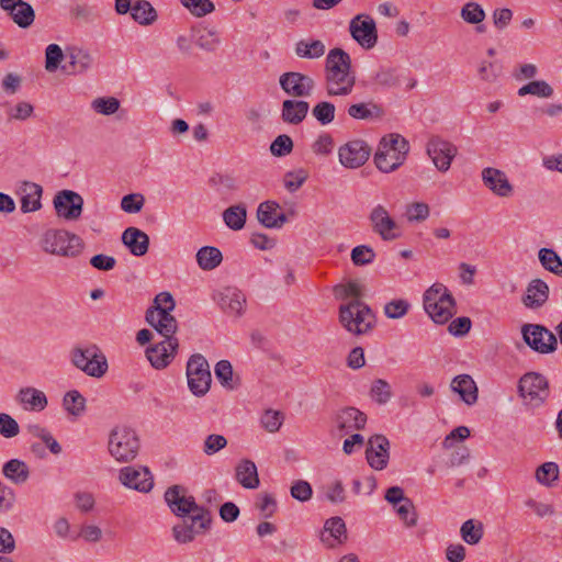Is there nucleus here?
Masks as SVG:
<instances>
[{
    "label": "nucleus",
    "instance_id": "603ef678",
    "mask_svg": "<svg viewBox=\"0 0 562 562\" xmlns=\"http://www.w3.org/2000/svg\"><path fill=\"white\" fill-rule=\"evenodd\" d=\"M559 479V467L554 462H544L536 471V480L543 486H551Z\"/></svg>",
    "mask_w": 562,
    "mask_h": 562
},
{
    "label": "nucleus",
    "instance_id": "72a5a7b5",
    "mask_svg": "<svg viewBox=\"0 0 562 562\" xmlns=\"http://www.w3.org/2000/svg\"><path fill=\"white\" fill-rule=\"evenodd\" d=\"M451 389L458 393L460 398L468 405L477 401V387L474 380L468 374L456 376L451 382Z\"/></svg>",
    "mask_w": 562,
    "mask_h": 562
},
{
    "label": "nucleus",
    "instance_id": "37998d69",
    "mask_svg": "<svg viewBox=\"0 0 562 562\" xmlns=\"http://www.w3.org/2000/svg\"><path fill=\"white\" fill-rule=\"evenodd\" d=\"M247 210L244 205L229 206L223 212L224 223L233 231H240L246 223Z\"/></svg>",
    "mask_w": 562,
    "mask_h": 562
},
{
    "label": "nucleus",
    "instance_id": "0eeeda50",
    "mask_svg": "<svg viewBox=\"0 0 562 562\" xmlns=\"http://www.w3.org/2000/svg\"><path fill=\"white\" fill-rule=\"evenodd\" d=\"M139 449V439L134 429L116 426L109 437V452L119 462L135 459Z\"/></svg>",
    "mask_w": 562,
    "mask_h": 562
},
{
    "label": "nucleus",
    "instance_id": "9b49d317",
    "mask_svg": "<svg viewBox=\"0 0 562 562\" xmlns=\"http://www.w3.org/2000/svg\"><path fill=\"white\" fill-rule=\"evenodd\" d=\"M182 522L173 526V537L180 543L191 542L195 536L204 533L210 529L212 516L209 509L187 516Z\"/></svg>",
    "mask_w": 562,
    "mask_h": 562
},
{
    "label": "nucleus",
    "instance_id": "a878e982",
    "mask_svg": "<svg viewBox=\"0 0 562 562\" xmlns=\"http://www.w3.org/2000/svg\"><path fill=\"white\" fill-rule=\"evenodd\" d=\"M356 85L355 74H325V89L329 97H346Z\"/></svg>",
    "mask_w": 562,
    "mask_h": 562
},
{
    "label": "nucleus",
    "instance_id": "a18cd8bd",
    "mask_svg": "<svg viewBox=\"0 0 562 562\" xmlns=\"http://www.w3.org/2000/svg\"><path fill=\"white\" fill-rule=\"evenodd\" d=\"M131 15L136 22L143 25L151 24L157 18L155 9L149 2L144 0L137 1L132 7Z\"/></svg>",
    "mask_w": 562,
    "mask_h": 562
},
{
    "label": "nucleus",
    "instance_id": "ddd939ff",
    "mask_svg": "<svg viewBox=\"0 0 562 562\" xmlns=\"http://www.w3.org/2000/svg\"><path fill=\"white\" fill-rule=\"evenodd\" d=\"M521 334L525 342L539 353H551L557 349V337L542 325L526 324Z\"/></svg>",
    "mask_w": 562,
    "mask_h": 562
},
{
    "label": "nucleus",
    "instance_id": "680f3d73",
    "mask_svg": "<svg viewBox=\"0 0 562 562\" xmlns=\"http://www.w3.org/2000/svg\"><path fill=\"white\" fill-rule=\"evenodd\" d=\"M64 59V53L59 45L49 44L45 50V69L49 72L55 71L61 60Z\"/></svg>",
    "mask_w": 562,
    "mask_h": 562
},
{
    "label": "nucleus",
    "instance_id": "0e129e2a",
    "mask_svg": "<svg viewBox=\"0 0 562 562\" xmlns=\"http://www.w3.org/2000/svg\"><path fill=\"white\" fill-rule=\"evenodd\" d=\"M293 149V140L286 135H279L270 145V151L276 157L289 155Z\"/></svg>",
    "mask_w": 562,
    "mask_h": 562
},
{
    "label": "nucleus",
    "instance_id": "7ed1b4c3",
    "mask_svg": "<svg viewBox=\"0 0 562 562\" xmlns=\"http://www.w3.org/2000/svg\"><path fill=\"white\" fill-rule=\"evenodd\" d=\"M339 322L342 327L357 336L372 330L375 325V316L372 310L361 300H351L340 305Z\"/></svg>",
    "mask_w": 562,
    "mask_h": 562
},
{
    "label": "nucleus",
    "instance_id": "ea45409f",
    "mask_svg": "<svg viewBox=\"0 0 562 562\" xmlns=\"http://www.w3.org/2000/svg\"><path fill=\"white\" fill-rule=\"evenodd\" d=\"M325 44L321 40H301L294 48L297 57L306 59H317L325 54Z\"/></svg>",
    "mask_w": 562,
    "mask_h": 562
},
{
    "label": "nucleus",
    "instance_id": "de8ad7c7",
    "mask_svg": "<svg viewBox=\"0 0 562 562\" xmlns=\"http://www.w3.org/2000/svg\"><path fill=\"white\" fill-rule=\"evenodd\" d=\"M526 94H532L539 98H550L553 94V89L543 80H535L518 89L519 97H524Z\"/></svg>",
    "mask_w": 562,
    "mask_h": 562
},
{
    "label": "nucleus",
    "instance_id": "2eb2a0df",
    "mask_svg": "<svg viewBox=\"0 0 562 562\" xmlns=\"http://www.w3.org/2000/svg\"><path fill=\"white\" fill-rule=\"evenodd\" d=\"M371 155L370 146L362 139H352L338 148L339 162L348 169L363 166Z\"/></svg>",
    "mask_w": 562,
    "mask_h": 562
},
{
    "label": "nucleus",
    "instance_id": "6e6d98bb",
    "mask_svg": "<svg viewBox=\"0 0 562 562\" xmlns=\"http://www.w3.org/2000/svg\"><path fill=\"white\" fill-rule=\"evenodd\" d=\"M335 105L328 101L318 102L312 109V115L322 125L330 124L335 119Z\"/></svg>",
    "mask_w": 562,
    "mask_h": 562
},
{
    "label": "nucleus",
    "instance_id": "69168bd1",
    "mask_svg": "<svg viewBox=\"0 0 562 562\" xmlns=\"http://www.w3.org/2000/svg\"><path fill=\"white\" fill-rule=\"evenodd\" d=\"M283 423V415L279 411L268 409L261 416V425L269 432H276Z\"/></svg>",
    "mask_w": 562,
    "mask_h": 562
},
{
    "label": "nucleus",
    "instance_id": "4d7b16f0",
    "mask_svg": "<svg viewBox=\"0 0 562 562\" xmlns=\"http://www.w3.org/2000/svg\"><path fill=\"white\" fill-rule=\"evenodd\" d=\"M335 147V142L329 133H322L311 145L312 151L319 157L329 156Z\"/></svg>",
    "mask_w": 562,
    "mask_h": 562
},
{
    "label": "nucleus",
    "instance_id": "f8f14e48",
    "mask_svg": "<svg viewBox=\"0 0 562 562\" xmlns=\"http://www.w3.org/2000/svg\"><path fill=\"white\" fill-rule=\"evenodd\" d=\"M349 33L362 48L371 49L378 43V29L374 19L367 13L355 15L349 22Z\"/></svg>",
    "mask_w": 562,
    "mask_h": 562
},
{
    "label": "nucleus",
    "instance_id": "864d4df0",
    "mask_svg": "<svg viewBox=\"0 0 562 562\" xmlns=\"http://www.w3.org/2000/svg\"><path fill=\"white\" fill-rule=\"evenodd\" d=\"M180 3L195 18H203L215 10L212 0H180Z\"/></svg>",
    "mask_w": 562,
    "mask_h": 562
},
{
    "label": "nucleus",
    "instance_id": "a19ab883",
    "mask_svg": "<svg viewBox=\"0 0 562 562\" xmlns=\"http://www.w3.org/2000/svg\"><path fill=\"white\" fill-rule=\"evenodd\" d=\"M3 475L14 484H23L27 481L30 471L25 462L19 459H11L4 463Z\"/></svg>",
    "mask_w": 562,
    "mask_h": 562
},
{
    "label": "nucleus",
    "instance_id": "bb28decb",
    "mask_svg": "<svg viewBox=\"0 0 562 562\" xmlns=\"http://www.w3.org/2000/svg\"><path fill=\"white\" fill-rule=\"evenodd\" d=\"M67 57L69 58V74H86L94 63L92 54L82 47L71 46L67 48Z\"/></svg>",
    "mask_w": 562,
    "mask_h": 562
},
{
    "label": "nucleus",
    "instance_id": "2f4dec72",
    "mask_svg": "<svg viewBox=\"0 0 562 562\" xmlns=\"http://www.w3.org/2000/svg\"><path fill=\"white\" fill-rule=\"evenodd\" d=\"M549 297V285L541 279L530 281L527 286L522 303L528 308L541 307Z\"/></svg>",
    "mask_w": 562,
    "mask_h": 562
},
{
    "label": "nucleus",
    "instance_id": "338daca9",
    "mask_svg": "<svg viewBox=\"0 0 562 562\" xmlns=\"http://www.w3.org/2000/svg\"><path fill=\"white\" fill-rule=\"evenodd\" d=\"M145 199L140 193H131L124 195L121 200V207L126 213H138L143 209Z\"/></svg>",
    "mask_w": 562,
    "mask_h": 562
},
{
    "label": "nucleus",
    "instance_id": "6e6552de",
    "mask_svg": "<svg viewBox=\"0 0 562 562\" xmlns=\"http://www.w3.org/2000/svg\"><path fill=\"white\" fill-rule=\"evenodd\" d=\"M71 362L79 370L92 378H101L108 371V360L95 345L76 347L71 350Z\"/></svg>",
    "mask_w": 562,
    "mask_h": 562
},
{
    "label": "nucleus",
    "instance_id": "39448f33",
    "mask_svg": "<svg viewBox=\"0 0 562 562\" xmlns=\"http://www.w3.org/2000/svg\"><path fill=\"white\" fill-rule=\"evenodd\" d=\"M41 246L50 255L76 257L81 252L82 240L65 229H48L42 236Z\"/></svg>",
    "mask_w": 562,
    "mask_h": 562
},
{
    "label": "nucleus",
    "instance_id": "f03ea898",
    "mask_svg": "<svg viewBox=\"0 0 562 562\" xmlns=\"http://www.w3.org/2000/svg\"><path fill=\"white\" fill-rule=\"evenodd\" d=\"M424 312L439 325L448 323L456 314L454 299L442 283L432 284L424 293Z\"/></svg>",
    "mask_w": 562,
    "mask_h": 562
},
{
    "label": "nucleus",
    "instance_id": "f704fd0d",
    "mask_svg": "<svg viewBox=\"0 0 562 562\" xmlns=\"http://www.w3.org/2000/svg\"><path fill=\"white\" fill-rule=\"evenodd\" d=\"M191 33H193L195 45L204 52L213 53L221 45V37L214 29L192 26Z\"/></svg>",
    "mask_w": 562,
    "mask_h": 562
},
{
    "label": "nucleus",
    "instance_id": "c9c22d12",
    "mask_svg": "<svg viewBox=\"0 0 562 562\" xmlns=\"http://www.w3.org/2000/svg\"><path fill=\"white\" fill-rule=\"evenodd\" d=\"M22 193L21 211L23 213L35 212L42 207L41 198L43 189L40 184L25 182L22 188Z\"/></svg>",
    "mask_w": 562,
    "mask_h": 562
},
{
    "label": "nucleus",
    "instance_id": "f257e3e1",
    "mask_svg": "<svg viewBox=\"0 0 562 562\" xmlns=\"http://www.w3.org/2000/svg\"><path fill=\"white\" fill-rule=\"evenodd\" d=\"M176 302L169 292H160L154 299V304L146 311V322L165 339L176 338L178 322L171 312Z\"/></svg>",
    "mask_w": 562,
    "mask_h": 562
},
{
    "label": "nucleus",
    "instance_id": "58836bf2",
    "mask_svg": "<svg viewBox=\"0 0 562 562\" xmlns=\"http://www.w3.org/2000/svg\"><path fill=\"white\" fill-rule=\"evenodd\" d=\"M484 536V525L477 519H468L460 527V537L469 546H476Z\"/></svg>",
    "mask_w": 562,
    "mask_h": 562
},
{
    "label": "nucleus",
    "instance_id": "3c124183",
    "mask_svg": "<svg viewBox=\"0 0 562 562\" xmlns=\"http://www.w3.org/2000/svg\"><path fill=\"white\" fill-rule=\"evenodd\" d=\"M9 14L12 18V20L20 27L23 29L30 26L35 18V13L32 5L24 1H22L18 7H15L13 12H9Z\"/></svg>",
    "mask_w": 562,
    "mask_h": 562
},
{
    "label": "nucleus",
    "instance_id": "4c0bfd02",
    "mask_svg": "<svg viewBox=\"0 0 562 562\" xmlns=\"http://www.w3.org/2000/svg\"><path fill=\"white\" fill-rule=\"evenodd\" d=\"M347 112L350 117L364 121L380 119L383 115L381 106L374 102H361L351 104Z\"/></svg>",
    "mask_w": 562,
    "mask_h": 562
},
{
    "label": "nucleus",
    "instance_id": "f3484780",
    "mask_svg": "<svg viewBox=\"0 0 562 562\" xmlns=\"http://www.w3.org/2000/svg\"><path fill=\"white\" fill-rule=\"evenodd\" d=\"M279 83L286 94L294 98L310 97L315 88L312 77L297 71L282 74Z\"/></svg>",
    "mask_w": 562,
    "mask_h": 562
},
{
    "label": "nucleus",
    "instance_id": "4be33fe9",
    "mask_svg": "<svg viewBox=\"0 0 562 562\" xmlns=\"http://www.w3.org/2000/svg\"><path fill=\"white\" fill-rule=\"evenodd\" d=\"M334 423L338 436L341 437L352 430H360L364 428L367 416L355 407H346L336 414Z\"/></svg>",
    "mask_w": 562,
    "mask_h": 562
},
{
    "label": "nucleus",
    "instance_id": "774afa93",
    "mask_svg": "<svg viewBox=\"0 0 562 562\" xmlns=\"http://www.w3.org/2000/svg\"><path fill=\"white\" fill-rule=\"evenodd\" d=\"M227 446V439L223 435H209L203 443V452L206 456H213Z\"/></svg>",
    "mask_w": 562,
    "mask_h": 562
},
{
    "label": "nucleus",
    "instance_id": "09e8293b",
    "mask_svg": "<svg viewBox=\"0 0 562 562\" xmlns=\"http://www.w3.org/2000/svg\"><path fill=\"white\" fill-rule=\"evenodd\" d=\"M460 16L469 24H480L484 21L486 14L481 4L469 1L461 8Z\"/></svg>",
    "mask_w": 562,
    "mask_h": 562
},
{
    "label": "nucleus",
    "instance_id": "dca6fc26",
    "mask_svg": "<svg viewBox=\"0 0 562 562\" xmlns=\"http://www.w3.org/2000/svg\"><path fill=\"white\" fill-rule=\"evenodd\" d=\"M53 204L58 217L77 221L82 213L83 198L75 191L61 190L55 195Z\"/></svg>",
    "mask_w": 562,
    "mask_h": 562
},
{
    "label": "nucleus",
    "instance_id": "412c9836",
    "mask_svg": "<svg viewBox=\"0 0 562 562\" xmlns=\"http://www.w3.org/2000/svg\"><path fill=\"white\" fill-rule=\"evenodd\" d=\"M390 441L383 435L370 437L366 450V457L369 465L374 470H383L387 467L390 459Z\"/></svg>",
    "mask_w": 562,
    "mask_h": 562
},
{
    "label": "nucleus",
    "instance_id": "a211bd4d",
    "mask_svg": "<svg viewBox=\"0 0 562 562\" xmlns=\"http://www.w3.org/2000/svg\"><path fill=\"white\" fill-rule=\"evenodd\" d=\"M179 348L177 338L164 339L146 349V358L156 370L167 368L175 359Z\"/></svg>",
    "mask_w": 562,
    "mask_h": 562
},
{
    "label": "nucleus",
    "instance_id": "4468645a",
    "mask_svg": "<svg viewBox=\"0 0 562 562\" xmlns=\"http://www.w3.org/2000/svg\"><path fill=\"white\" fill-rule=\"evenodd\" d=\"M165 499L170 510L178 517H187L205 509L198 505L195 498L181 485L170 486L165 493Z\"/></svg>",
    "mask_w": 562,
    "mask_h": 562
},
{
    "label": "nucleus",
    "instance_id": "c756f323",
    "mask_svg": "<svg viewBox=\"0 0 562 562\" xmlns=\"http://www.w3.org/2000/svg\"><path fill=\"white\" fill-rule=\"evenodd\" d=\"M310 110V104L303 100L288 99L282 103L281 119L292 125L302 123Z\"/></svg>",
    "mask_w": 562,
    "mask_h": 562
},
{
    "label": "nucleus",
    "instance_id": "393cba45",
    "mask_svg": "<svg viewBox=\"0 0 562 562\" xmlns=\"http://www.w3.org/2000/svg\"><path fill=\"white\" fill-rule=\"evenodd\" d=\"M257 218L267 228H281L286 222V215L276 201H265L257 209Z\"/></svg>",
    "mask_w": 562,
    "mask_h": 562
},
{
    "label": "nucleus",
    "instance_id": "e433bc0d",
    "mask_svg": "<svg viewBox=\"0 0 562 562\" xmlns=\"http://www.w3.org/2000/svg\"><path fill=\"white\" fill-rule=\"evenodd\" d=\"M18 401L25 409L41 412L47 406V397L44 392L35 387H23L18 393Z\"/></svg>",
    "mask_w": 562,
    "mask_h": 562
},
{
    "label": "nucleus",
    "instance_id": "79ce46f5",
    "mask_svg": "<svg viewBox=\"0 0 562 562\" xmlns=\"http://www.w3.org/2000/svg\"><path fill=\"white\" fill-rule=\"evenodd\" d=\"M195 257L199 267L205 271L215 269L223 260L221 250L213 246H204L200 248Z\"/></svg>",
    "mask_w": 562,
    "mask_h": 562
},
{
    "label": "nucleus",
    "instance_id": "20e7f679",
    "mask_svg": "<svg viewBox=\"0 0 562 562\" xmlns=\"http://www.w3.org/2000/svg\"><path fill=\"white\" fill-rule=\"evenodd\" d=\"M408 151V143L398 134L384 136L374 155V164L382 172H391L398 168Z\"/></svg>",
    "mask_w": 562,
    "mask_h": 562
},
{
    "label": "nucleus",
    "instance_id": "cd10ccee",
    "mask_svg": "<svg viewBox=\"0 0 562 562\" xmlns=\"http://www.w3.org/2000/svg\"><path fill=\"white\" fill-rule=\"evenodd\" d=\"M325 74H353L350 55L339 47L330 49L325 60Z\"/></svg>",
    "mask_w": 562,
    "mask_h": 562
},
{
    "label": "nucleus",
    "instance_id": "5701e85b",
    "mask_svg": "<svg viewBox=\"0 0 562 562\" xmlns=\"http://www.w3.org/2000/svg\"><path fill=\"white\" fill-rule=\"evenodd\" d=\"M121 483L139 492H149L153 488V476L147 468L125 467L120 471Z\"/></svg>",
    "mask_w": 562,
    "mask_h": 562
},
{
    "label": "nucleus",
    "instance_id": "aec40b11",
    "mask_svg": "<svg viewBox=\"0 0 562 562\" xmlns=\"http://www.w3.org/2000/svg\"><path fill=\"white\" fill-rule=\"evenodd\" d=\"M369 220L374 233L383 240H394L400 234L396 233L397 224L391 217L385 206L378 204L370 212Z\"/></svg>",
    "mask_w": 562,
    "mask_h": 562
},
{
    "label": "nucleus",
    "instance_id": "8fccbe9b",
    "mask_svg": "<svg viewBox=\"0 0 562 562\" xmlns=\"http://www.w3.org/2000/svg\"><path fill=\"white\" fill-rule=\"evenodd\" d=\"M397 514L400 520L407 528L415 527L418 522V513L411 499L404 501V503L393 508Z\"/></svg>",
    "mask_w": 562,
    "mask_h": 562
},
{
    "label": "nucleus",
    "instance_id": "7c9ffc66",
    "mask_svg": "<svg viewBox=\"0 0 562 562\" xmlns=\"http://www.w3.org/2000/svg\"><path fill=\"white\" fill-rule=\"evenodd\" d=\"M347 540V528L340 517L329 518L324 526L322 541L329 548L344 543Z\"/></svg>",
    "mask_w": 562,
    "mask_h": 562
},
{
    "label": "nucleus",
    "instance_id": "423d86ee",
    "mask_svg": "<svg viewBox=\"0 0 562 562\" xmlns=\"http://www.w3.org/2000/svg\"><path fill=\"white\" fill-rule=\"evenodd\" d=\"M518 393L525 406L539 408L549 398V381L541 373L527 372L519 380Z\"/></svg>",
    "mask_w": 562,
    "mask_h": 562
},
{
    "label": "nucleus",
    "instance_id": "c85d7f7f",
    "mask_svg": "<svg viewBox=\"0 0 562 562\" xmlns=\"http://www.w3.org/2000/svg\"><path fill=\"white\" fill-rule=\"evenodd\" d=\"M122 241L134 256L140 257L148 251L149 237L139 228L127 227L122 234Z\"/></svg>",
    "mask_w": 562,
    "mask_h": 562
},
{
    "label": "nucleus",
    "instance_id": "bf43d9fd",
    "mask_svg": "<svg viewBox=\"0 0 562 562\" xmlns=\"http://www.w3.org/2000/svg\"><path fill=\"white\" fill-rule=\"evenodd\" d=\"M371 396L380 405L386 404L392 397L390 384L382 379H378L372 383Z\"/></svg>",
    "mask_w": 562,
    "mask_h": 562
},
{
    "label": "nucleus",
    "instance_id": "49530a36",
    "mask_svg": "<svg viewBox=\"0 0 562 562\" xmlns=\"http://www.w3.org/2000/svg\"><path fill=\"white\" fill-rule=\"evenodd\" d=\"M63 406L68 414L78 417L86 409V400L78 391L72 390L64 395Z\"/></svg>",
    "mask_w": 562,
    "mask_h": 562
},
{
    "label": "nucleus",
    "instance_id": "c03bdc74",
    "mask_svg": "<svg viewBox=\"0 0 562 562\" xmlns=\"http://www.w3.org/2000/svg\"><path fill=\"white\" fill-rule=\"evenodd\" d=\"M542 267L555 276L562 277V259L551 248H541L538 252Z\"/></svg>",
    "mask_w": 562,
    "mask_h": 562
},
{
    "label": "nucleus",
    "instance_id": "1a4fd4ad",
    "mask_svg": "<svg viewBox=\"0 0 562 562\" xmlns=\"http://www.w3.org/2000/svg\"><path fill=\"white\" fill-rule=\"evenodd\" d=\"M187 379L190 392L196 396H204L211 387L212 375L207 360L201 353L192 355L187 362Z\"/></svg>",
    "mask_w": 562,
    "mask_h": 562
},
{
    "label": "nucleus",
    "instance_id": "6ab92c4d",
    "mask_svg": "<svg viewBox=\"0 0 562 562\" xmlns=\"http://www.w3.org/2000/svg\"><path fill=\"white\" fill-rule=\"evenodd\" d=\"M213 300L229 316L240 317L245 312L246 296L236 288L227 286L215 292Z\"/></svg>",
    "mask_w": 562,
    "mask_h": 562
},
{
    "label": "nucleus",
    "instance_id": "13d9d810",
    "mask_svg": "<svg viewBox=\"0 0 562 562\" xmlns=\"http://www.w3.org/2000/svg\"><path fill=\"white\" fill-rule=\"evenodd\" d=\"M411 304L404 299H396L384 305V314L387 318L398 319L407 314Z\"/></svg>",
    "mask_w": 562,
    "mask_h": 562
},
{
    "label": "nucleus",
    "instance_id": "e2e57ef3",
    "mask_svg": "<svg viewBox=\"0 0 562 562\" xmlns=\"http://www.w3.org/2000/svg\"><path fill=\"white\" fill-rule=\"evenodd\" d=\"M375 258L374 250L367 245H360L351 250V260L355 266H366L371 263Z\"/></svg>",
    "mask_w": 562,
    "mask_h": 562
},
{
    "label": "nucleus",
    "instance_id": "9d476101",
    "mask_svg": "<svg viewBox=\"0 0 562 562\" xmlns=\"http://www.w3.org/2000/svg\"><path fill=\"white\" fill-rule=\"evenodd\" d=\"M426 154L439 172H447L458 154V148L450 140L439 136H429L426 144Z\"/></svg>",
    "mask_w": 562,
    "mask_h": 562
},
{
    "label": "nucleus",
    "instance_id": "5fc2aeb1",
    "mask_svg": "<svg viewBox=\"0 0 562 562\" xmlns=\"http://www.w3.org/2000/svg\"><path fill=\"white\" fill-rule=\"evenodd\" d=\"M215 376L220 383L228 389L234 390L236 382L233 379V367L228 360H221L215 364Z\"/></svg>",
    "mask_w": 562,
    "mask_h": 562
},
{
    "label": "nucleus",
    "instance_id": "473e14b6",
    "mask_svg": "<svg viewBox=\"0 0 562 562\" xmlns=\"http://www.w3.org/2000/svg\"><path fill=\"white\" fill-rule=\"evenodd\" d=\"M235 477L243 487L248 490H255L260 484L257 467L249 459H243L237 463Z\"/></svg>",
    "mask_w": 562,
    "mask_h": 562
},
{
    "label": "nucleus",
    "instance_id": "b1692460",
    "mask_svg": "<svg viewBox=\"0 0 562 562\" xmlns=\"http://www.w3.org/2000/svg\"><path fill=\"white\" fill-rule=\"evenodd\" d=\"M482 181L495 195L508 198L513 194L514 188L506 173L493 167H486L482 170Z\"/></svg>",
    "mask_w": 562,
    "mask_h": 562
},
{
    "label": "nucleus",
    "instance_id": "052dcab7",
    "mask_svg": "<svg viewBox=\"0 0 562 562\" xmlns=\"http://www.w3.org/2000/svg\"><path fill=\"white\" fill-rule=\"evenodd\" d=\"M91 106L99 114L112 115L120 109V101L114 97L97 98Z\"/></svg>",
    "mask_w": 562,
    "mask_h": 562
}]
</instances>
